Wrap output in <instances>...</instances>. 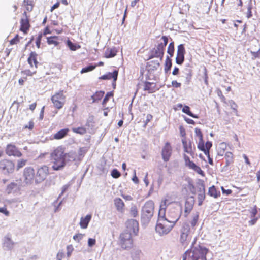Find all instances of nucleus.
<instances>
[{"mask_svg": "<svg viewBox=\"0 0 260 260\" xmlns=\"http://www.w3.org/2000/svg\"><path fill=\"white\" fill-rule=\"evenodd\" d=\"M76 155L74 152L64 153L61 147H58L50 154V159L53 164L52 168L54 171L62 170L66 164L76 160Z\"/></svg>", "mask_w": 260, "mask_h": 260, "instance_id": "obj_1", "label": "nucleus"}, {"mask_svg": "<svg viewBox=\"0 0 260 260\" xmlns=\"http://www.w3.org/2000/svg\"><path fill=\"white\" fill-rule=\"evenodd\" d=\"M166 200L162 202L160 206L158 213V219L155 227V230L160 235L167 234L174 227L179 220V216L176 215L173 218L169 219L165 217V211L166 207Z\"/></svg>", "mask_w": 260, "mask_h": 260, "instance_id": "obj_2", "label": "nucleus"}, {"mask_svg": "<svg viewBox=\"0 0 260 260\" xmlns=\"http://www.w3.org/2000/svg\"><path fill=\"white\" fill-rule=\"evenodd\" d=\"M127 230L122 232L120 235V244L124 249H130L133 246L131 231L136 235L139 231V224L138 221L131 219L128 221Z\"/></svg>", "mask_w": 260, "mask_h": 260, "instance_id": "obj_3", "label": "nucleus"}, {"mask_svg": "<svg viewBox=\"0 0 260 260\" xmlns=\"http://www.w3.org/2000/svg\"><path fill=\"white\" fill-rule=\"evenodd\" d=\"M195 242L194 240L190 249L185 252L188 260H207L206 255L209 251L208 249L200 244H195Z\"/></svg>", "mask_w": 260, "mask_h": 260, "instance_id": "obj_4", "label": "nucleus"}, {"mask_svg": "<svg viewBox=\"0 0 260 260\" xmlns=\"http://www.w3.org/2000/svg\"><path fill=\"white\" fill-rule=\"evenodd\" d=\"M154 204L152 200L147 201L142 208L141 220L144 223H148L153 215Z\"/></svg>", "mask_w": 260, "mask_h": 260, "instance_id": "obj_5", "label": "nucleus"}, {"mask_svg": "<svg viewBox=\"0 0 260 260\" xmlns=\"http://www.w3.org/2000/svg\"><path fill=\"white\" fill-rule=\"evenodd\" d=\"M161 39L163 40V42L159 43L156 48H154L151 50L150 56L148 59L156 57L159 58L160 61L162 60L165 47L168 43V38L167 36H163Z\"/></svg>", "mask_w": 260, "mask_h": 260, "instance_id": "obj_6", "label": "nucleus"}, {"mask_svg": "<svg viewBox=\"0 0 260 260\" xmlns=\"http://www.w3.org/2000/svg\"><path fill=\"white\" fill-rule=\"evenodd\" d=\"M193 232L190 229V225L187 223L183 224L180 230V242L183 246L188 244L191 238V234Z\"/></svg>", "mask_w": 260, "mask_h": 260, "instance_id": "obj_7", "label": "nucleus"}, {"mask_svg": "<svg viewBox=\"0 0 260 260\" xmlns=\"http://www.w3.org/2000/svg\"><path fill=\"white\" fill-rule=\"evenodd\" d=\"M15 164L12 161L4 159L0 161V171L2 173L8 175L13 173Z\"/></svg>", "mask_w": 260, "mask_h": 260, "instance_id": "obj_8", "label": "nucleus"}, {"mask_svg": "<svg viewBox=\"0 0 260 260\" xmlns=\"http://www.w3.org/2000/svg\"><path fill=\"white\" fill-rule=\"evenodd\" d=\"M65 96L63 94V90H61L53 95L51 98V101L54 106L57 109H60L64 104Z\"/></svg>", "mask_w": 260, "mask_h": 260, "instance_id": "obj_9", "label": "nucleus"}, {"mask_svg": "<svg viewBox=\"0 0 260 260\" xmlns=\"http://www.w3.org/2000/svg\"><path fill=\"white\" fill-rule=\"evenodd\" d=\"M48 174V167L43 166L38 169L36 173L35 181L37 183H40L45 179Z\"/></svg>", "mask_w": 260, "mask_h": 260, "instance_id": "obj_10", "label": "nucleus"}, {"mask_svg": "<svg viewBox=\"0 0 260 260\" xmlns=\"http://www.w3.org/2000/svg\"><path fill=\"white\" fill-rule=\"evenodd\" d=\"M182 74L183 75L181 77L183 78V81L184 83L186 85H189L191 80L193 74L191 67L190 66L189 64L186 65V68L184 69Z\"/></svg>", "mask_w": 260, "mask_h": 260, "instance_id": "obj_11", "label": "nucleus"}, {"mask_svg": "<svg viewBox=\"0 0 260 260\" xmlns=\"http://www.w3.org/2000/svg\"><path fill=\"white\" fill-rule=\"evenodd\" d=\"M23 176L24 177V182L26 184H30L34 180L35 177V171L30 167H26L23 171Z\"/></svg>", "mask_w": 260, "mask_h": 260, "instance_id": "obj_12", "label": "nucleus"}, {"mask_svg": "<svg viewBox=\"0 0 260 260\" xmlns=\"http://www.w3.org/2000/svg\"><path fill=\"white\" fill-rule=\"evenodd\" d=\"M185 49L183 44H180L177 47V56L175 59L177 64L181 65L184 61Z\"/></svg>", "mask_w": 260, "mask_h": 260, "instance_id": "obj_13", "label": "nucleus"}, {"mask_svg": "<svg viewBox=\"0 0 260 260\" xmlns=\"http://www.w3.org/2000/svg\"><path fill=\"white\" fill-rule=\"evenodd\" d=\"M6 153L8 156H13L19 157L21 156L22 153L14 145L9 144L7 145L5 150Z\"/></svg>", "mask_w": 260, "mask_h": 260, "instance_id": "obj_14", "label": "nucleus"}, {"mask_svg": "<svg viewBox=\"0 0 260 260\" xmlns=\"http://www.w3.org/2000/svg\"><path fill=\"white\" fill-rule=\"evenodd\" d=\"M172 152V149L170 143L166 142L161 151V155L164 161L167 162L169 160Z\"/></svg>", "mask_w": 260, "mask_h": 260, "instance_id": "obj_15", "label": "nucleus"}, {"mask_svg": "<svg viewBox=\"0 0 260 260\" xmlns=\"http://www.w3.org/2000/svg\"><path fill=\"white\" fill-rule=\"evenodd\" d=\"M23 17L20 21V30L24 33H26L30 27L28 17L26 12L23 13Z\"/></svg>", "mask_w": 260, "mask_h": 260, "instance_id": "obj_16", "label": "nucleus"}, {"mask_svg": "<svg viewBox=\"0 0 260 260\" xmlns=\"http://www.w3.org/2000/svg\"><path fill=\"white\" fill-rule=\"evenodd\" d=\"M15 243L12 240L9 235L4 237L3 242V247L5 250H11L15 245Z\"/></svg>", "mask_w": 260, "mask_h": 260, "instance_id": "obj_17", "label": "nucleus"}, {"mask_svg": "<svg viewBox=\"0 0 260 260\" xmlns=\"http://www.w3.org/2000/svg\"><path fill=\"white\" fill-rule=\"evenodd\" d=\"M118 74V71L115 70L112 73L109 72L105 75H103L100 77L99 79L100 80H109L113 79V81L115 82L117 79Z\"/></svg>", "mask_w": 260, "mask_h": 260, "instance_id": "obj_18", "label": "nucleus"}, {"mask_svg": "<svg viewBox=\"0 0 260 260\" xmlns=\"http://www.w3.org/2000/svg\"><path fill=\"white\" fill-rule=\"evenodd\" d=\"M158 89L156 88V85L155 83L146 81L144 83V91H147L148 93H152L155 92Z\"/></svg>", "mask_w": 260, "mask_h": 260, "instance_id": "obj_19", "label": "nucleus"}, {"mask_svg": "<svg viewBox=\"0 0 260 260\" xmlns=\"http://www.w3.org/2000/svg\"><path fill=\"white\" fill-rule=\"evenodd\" d=\"M182 142L184 152L188 154H190L191 155H192L193 154V152L192 151L191 142L189 141L188 143H187L185 139H183L182 140Z\"/></svg>", "mask_w": 260, "mask_h": 260, "instance_id": "obj_20", "label": "nucleus"}, {"mask_svg": "<svg viewBox=\"0 0 260 260\" xmlns=\"http://www.w3.org/2000/svg\"><path fill=\"white\" fill-rule=\"evenodd\" d=\"M69 132L68 128L61 129L53 135V138L55 140L63 139L68 135Z\"/></svg>", "mask_w": 260, "mask_h": 260, "instance_id": "obj_21", "label": "nucleus"}, {"mask_svg": "<svg viewBox=\"0 0 260 260\" xmlns=\"http://www.w3.org/2000/svg\"><path fill=\"white\" fill-rule=\"evenodd\" d=\"M160 60H154L147 62V68L149 71L157 70L160 66Z\"/></svg>", "mask_w": 260, "mask_h": 260, "instance_id": "obj_22", "label": "nucleus"}, {"mask_svg": "<svg viewBox=\"0 0 260 260\" xmlns=\"http://www.w3.org/2000/svg\"><path fill=\"white\" fill-rule=\"evenodd\" d=\"M91 215H87L85 217H81L80 222V225L82 229H86L91 220Z\"/></svg>", "mask_w": 260, "mask_h": 260, "instance_id": "obj_23", "label": "nucleus"}, {"mask_svg": "<svg viewBox=\"0 0 260 260\" xmlns=\"http://www.w3.org/2000/svg\"><path fill=\"white\" fill-rule=\"evenodd\" d=\"M143 253L140 249L134 248L131 252V257L133 260H140Z\"/></svg>", "mask_w": 260, "mask_h": 260, "instance_id": "obj_24", "label": "nucleus"}, {"mask_svg": "<svg viewBox=\"0 0 260 260\" xmlns=\"http://www.w3.org/2000/svg\"><path fill=\"white\" fill-rule=\"evenodd\" d=\"M194 201L193 200L191 201H186L185 203V210L184 212L185 214L184 216L186 217L188 214L190 212V211L192 210L193 206Z\"/></svg>", "mask_w": 260, "mask_h": 260, "instance_id": "obj_25", "label": "nucleus"}, {"mask_svg": "<svg viewBox=\"0 0 260 260\" xmlns=\"http://www.w3.org/2000/svg\"><path fill=\"white\" fill-rule=\"evenodd\" d=\"M37 54L35 52H31L28 58L27 61L30 66L32 67V62L34 63L35 67L37 68V64L39 62L37 60Z\"/></svg>", "mask_w": 260, "mask_h": 260, "instance_id": "obj_26", "label": "nucleus"}, {"mask_svg": "<svg viewBox=\"0 0 260 260\" xmlns=\"http://www.w3.org/2000/svg\"><path fill=\"white\" fill-rule=\"evenodd\" d=\"M208 194L214 198H217L220 195L219 191H217L215 186L213 185L209 188Z\"/></svg>", "mask_w": 260, "mask_h": 260, "instance_id": "obj_27", "label": "nucleus"}, {"mask_svg": "<svg viewBox=\"0 0 260 260\" xmlns=\"http://www.w3.org/2000/svg\"><path fill=\"white\" fill-rule=\"evenodd\" d=\"M115 206L118 211H122L124 206L123 201L120 198H115L114 200Z\"/></svg>", "mask_w": 260, "mask_h": 260, "instance_id": "obj_28", "label": "nucleus"}, {"mask_svg": "<svg viewBox=\"0 0 260 260\" xmlns=\"http://www.w3.org/2000/svg\"><path fill=\"white\" fill-rule=\"evenodd\" d=\"M205 198V188L204 185H203V189L200 188V193H199L198 195V205L201 206L202 205L203 201Z\"/></svg>", "mask_w": 260, "mask_h": 260, "instance_id": "obj_29", "label": "nucleus"}, {"mask_svg": "<svg viewBox=\"0 0 260 260\" xmlns=\"http://www.w3.org/2000/svg\"><path fill=\"white\" fill-rule=\"evenodd\" d=\"M199 214L198 212H196L195 214H193L192 216V219L190 221V224L191 226L190 228L191 230H192V232H194V227L196 226L198 219H199Z\"/></svg>", "mask_w": 260, "mask_h": 260, "instance_id": "obj_30", "label": "nucleus"}, {"mask_svg": "<svg viewBox=\"0 0 260 260\" xmlns=\"http://www.w3.org/2000/svg\"><path fill=\"white\" fill-rule=\"evenodd\" d=\"M104 94V92L102 91H97L94 94L91 96L92 99V103L100 100Z\"/></svg>", "mask_w": 260, "mask_h": 260, "instance_id": "obj_31", "label": "nucleus"}, {"mask_svg": "<svg viewBox=\"0 0 260 260\" xmlns=\"http://www.w3.org/2000/svg\"><path fill=\"white\" fill-rule=\"evenodd\" d=\"M233 155L231 152H227L225 154V158L226 159V165L225 167H228L233 161Z\"/></svg>", "mask_w": 260, "mask_h": 260, "instance_id": "obj_32", "label": "nucleus"}, {"mask_svg": "<svg viewBox=\"0 0 260 260\" xmlns=\"http://www.w3.org/2000/svg\"><path fill=\"white\" fill-rule=\"evenodd\" d=\"M182 111L183 113H186L187 115L190 116V117H191L192 118H198V115L194 114L190 111V108L188 106L185 105L183 107Z\"/></svg>", "mask_w": 260, "mask_h": 260, "instance_id": "obj_33", "label": "nucleus"}, {"mask_svg": "<svg viewBox=\"0 0 260 260\" xmlns=\"http://www.w3.org/2000/svg\"><path fill=\"white\" fill-rule=\"evenodd\" d=\"M172 65V60L169 56H167L165 64V72L167 73L171 68Z\"/></svg>", "mask_w": 260, "mask_h": 260, "instance_id": "obj_34", "label": "nucleus"}, {"mask_svg": "<svg viewBox=\"0 0 260 260\" xmlns=\"http://www.w3.org/2000/svg\"><path fill=\"white\" fill-rule=\"evenodd\" d=\"M116 50L113 49H107L105 52V57L112 58L116 55Z\"/></svg>", "mask_w": 260, "mask_h": 260, "instance_id": "obj_35", "label": "nucleus"}, {"mask_svg": "<svg viewBox=\"0 0 260 260\" xmlns=\"http://www.w3.org/2000/svg\"><path fill=\"white\" fill-rule=\"evenodd\" d=\"M72 131L75 133L80 135H84L86 133V129L84 127H73Z\"/></svg>", "mask_w": 260, "mask_h": 260, "instance_id": "obj_36", "label": "nucleus"}, {"mask_svg": "<svg viewBox=\"0 0 260 260\" xmlns=\"http://www.w3.org/2000/svg\"><path fill=\"white\" fill-rule=\"evenodd\" d=\"M57 37L56 36H52L47 38V43L48 44H54L55 46H57L58 44V42L56 41L57 39Z\"/></svg>", "mask_w": 260, "mask_h": 260, "instance_id": "obj_37", "label": "nucleus"}, {"mask_svg": "<svg viewBox=\"0 0 260 260\" xmlns=\"http://www.w3.org/2000/svg\"><path fill=\"white\" fill-rule=\"evenodd\" d=\"M67 44L69 48L73 51L76 50L78 48H80L79 45L77 46L76 44L72 42L70 40H68L67 42Z\"/></svg>", "mask_w": 260, "mask_h": 260, "instance_id": "obj_38", "label": "nucleus"}, {"mask_svg": "<svg viewBox=\"0 0 260 260\" xmlns=\"http://www.w3.org/2000/svg\"><path fill=\"white\" fill-rule=\"evenodd\" d=\"M174 52V44L173 42H171L168 46L167 49V53L170 55V57H172Z\"/></svg>", "mask_w": 260, "mask_h": 260, "instance_id": "obj_39", "label": "nucleus"}, {"mask_svg": "<svg viewBox=\"0 0 260 260\" xmlns=\"http://www.w3.org/2000/svg\"><path fill=\"white\" fill-rule=\"evenodd\" d=\"M96 67V66L90 64L85 68H83L81 71V73H85L93 70Z\"/></svg>", "mask_w": 260, "mask_h": 260, "instance_id": "obj_40", "label": "nucleus"}, {"mask_svg": "<svg viewBox=\"0 0 260 260\" xmlns=\"http://www.w3.org/2000/svg\"><path fill=\"white\" fill-rule=\"evenodd\" d=\"M18 187L17 184L15 182H11L7 186V190L10 193L12 190L16 189Z\"/></svg>", "mask_w": 260, "mask_h": 260, "instance_id": "obj_41", "label": "nucleus"}, {"mask_svg": "<svg viewBox=\"0 0 260 260\" xmlns=\"http://www.w3.org/2000/svg\"><path fill=\"white\" fill-rule=\"evenodd\" d=\"M113 95V94L112 92H108L106 94L105 98L103 99V101L102 102V104L103 105H105L107 102L109 101V98Z\"/></svg>", "mask_w": 260, "mask_h": 260, "instance_id": "obj_42", "label": "nucleus"}, {"mask_svg": "<svg viewBox=\"0 0 260 260\" xmlns=\"http://www.w3.org/2000/svg\"><path fill=\"white\" fill-rule=\"evenodd\" d=\"M111 176L114 178H118L120 176V173L116 169H114L111 171Z\"/></svg>", "mask_w": 260, "mask_h": 260, "instance_id": "obj_43", "label": "nucleus"}, {"mask_svg": "<svg viewBox=\"0 0 260 260\" xmlns=\"http://www.w3.org/2000/svg\"><path fill=\"white\" fill-rule=\"evenodd\" d=\"M26 160L24 159L18 160L17 165V170H18L25 165Z\"/></svg>", "mask_w": 260, "mask_h": 260, "instance_id": "obj_44", "label": "nucleus"}, {"mask_svg": "<svg viewBox=\"0 0 260 260\" xmlns=\"http://www.w3.org/2000/svg\"><path fill=\"white\" fill-rule=\"evenodd\" d=\"M192 170H194L199 174L202 175V176H204V171L201 169V168L199 166L196 165L193 168Z\"/></svg>", "mask_w": 260, "mask_h": 260, "instance_id": "obj_45", "label": "nucleus"}, {"mask_svg": "<svg viewBox=\"0 0 260 260\" xmlns=\"http://www.w3.org/2000/svg\"><path fill=\"white\" fill-rule=\"evenodd\" d=\"M192 170H194L199 174L202 175V176H204V171L201 169V168L199 166L196 165L193 168Z\"/></svg>", "mask_w": 260, "mask_h": 260, "instance_id": "obj_46", "label": "nucleus"}, {"mask_svg": "<svg viewBox=\"0 0 260 260\" xmlns=\"http://www.w3.org/2000/svg\"><path fill=\"white\" fill-rule=\"evenodd\" d=\"M84 236V234L79 233L73 236V239L75 241L79 242L80 241L83 239Z\"/></svg>", "mask_w": 260, "mask_h": 260, "instance_id": "obj_47", "label": "nucleus"}, {"mask_svg": "<svg viewBox=\"0 0 260 260\" xmlns=\"http://www.w3.org/2000/svg\"><path fill=\"white\" fill-rule=\"evenodd\" d=\"M73 250L74 247L72 245H69L67 246V255L68 257H70Z\"/></svg>", "mask_w": 260, "mask_h": 260, "instance_id": "obj_48", "label": "nucleus"}, {"mask_svg": "<svg viewBox=\"0 0 260 260\" xmlns=\"http://www.w3.org/2000/svg\"><path fill=\"white\" fill-rule=\"evenodd\" d=\"M87 151V149L86 147H82L80 148L78 151V154L80 156L83 157Z\"/></svg>", "mask_w": 260, "mask_h": 260, "instance_id": "obj_49", "label": "nucleus"}, {"mask_svg": "<svg viewBox=\"0 0 260 260\" xmlns=\"http://www.w3.org/2000/svg\"><path fill=\"white\" fill-rule=\"evenodd\" d=\"M198 148L201 151L204 150L205 145L203 141V139L199 140V142L198 144Z\"/></svg>", "mask_w": 260, "mask_h": 260, "instance_id": "obj_50", "label": "nucleus"}, {"mask_svg": "<svg viewBox=\"0 0 260 260\" xmlns=\"http://www.w3.org/2000/svg\"><path fill=\"white\" fill-rule=\"evenodd\" d=\"M131 214L133 217H136L138 214V211L136 206L132 207L131 208Z\"/></svg>", "mask_w": 260, "mask_h": 260, "instance_id": "obj_51", "label": "nucleus"}, {"mask_svg": "<svg viewBox=\"0 0 260 260\" xmlns=\"http://www.w3.org/2000/svg\"><path fill=\"white\" fill-rule=\"evenodd\" d=\"M195 133L197 136L199 137V140L203 139V135L200 129L198 128H195Z\"/></svg>", "mask_w": 260, "mask_h": 260, "instance_id": "obj_52", "label": "nucleus"}, {"mask_svg": "<svg viewBox=\"0 0 260 260\" xmlns=\"http://www.w3.org/2000/svg\"><path fill=\"white\" fill-rule=\"evenodd\" d=\"M19 36L18 35H17L13 39H12L10 41V44L11 45L16 44L19 42Z\"/></svg>", "mask_w": 260, "mask_h": 260, "instance_id": "obj_53", "label": "nucleus"}, {"mask_svg": "<svg viewBox=\"0 0 260 260\" xmlns=\"http://www.w3.org/2000/svg\"><path fill=\"white\" fill-rule=\"evenodd\" d=\"M64 256V252L62 250H59L56 255L57 260H61Z\"/></svg>", "mask_w": 260, "mask_h": 260, "instance_id": "obj_54", "label": "nucleus"}, {"mask_svg": "<svg viewBox=\"0 0 260 260\" xmlns=\"http://www.w3.org/2000/svg\"><path fill=\"white\" fill-rule=\"evenodd\" d=\"M96 240L95 239L89 238L88 240V245L89 247H92L95 244Z\"/></svg>", "mask_w": 260, "mask_h": 260, "instance_id": "obj_55", "label": "nucleus"}, {"mask_svg": "<svg viewBox=\"0 0 260 260\" xmlns=\"http://www.w3.org/2000/svg\"><path fill=\"white\" fill-rule=\"evenodd\" d=\"M70 186V185L69 184H66L64 185H63L62 187V189H61V193H60L59 196V198H60L62 195H63V194L64 193V192L65 191H66V190L68 189V188Z\"/></svg>", "mask_w": 260, "mask_h": 260, "instance_id": "obj_56", "label": "nucleus"}, {"mask_svg": "<svg viewBox=\"0 0 260 260\" xmlns=\"http://www.w3.org/2000/svg\"><path fill=\"white\" fill-rule=\"evenodd\" d=\"M42 37V34H40L38 36V38L37 39V40L36 41V46H37V47L38 48L40 47V44H41V41Z\"/></svg>", "mask_w": 260, "mask_h": 260, "instance_id": "obj_57", "label": "nucleus"}, {"mask_svg": "<svg viewBox=\"0 0 260 260\" xmlns=\"http://www.w3.org/2000/svg\"><path fill=\"white\" fill-rule=\"evenodd\" d=\"M204 82L206 85H208V75H207V69L205 68L204 69Z\"/></svg>", "mask_w": 260, "mask_h": 260, "instance_id": "obj_58", "label": "nucleus"}, {"mask_svg": "<svg viewBox=\"0 0 260 260\" xmlns=\"http://www.w3.org/2000/svg\"><path fill=\"white\" fill-rule=\"evenodd\" d=\"M0 213L4 214L7 216H8L10 214L9 212L5 207L0 208Z\"/></svg>", "mask_w": 260, "mask_h": 260, "instance_id": "obj_59", "label": "nucleus"}, {"mask_svg": "<svg viewBox=\"0 0 260 260\" xmlns=\"http://www.w3.org/2000/svg\"><path fill=\"white\" fill-rule=\"evenodd\" d=\"M172 85L174 87L179 88L181 87V84L180 83L178 82L177 81L173 80L172 81Z\"/></svg>", "mask_w": 260, "mask_h": 260, "instance_id": "obj_60", "label": "nucleus"}, {"mask_svg": "<svg viewBox=\"0 0 260 260\" xmlns=\"http://www.w3.org/2000/svg\"><path fill=\"white\" fill-rule=\"evenodd\" d=\"M250 213H251V217L252 218H254L257 213L256 206H255L253 208H252L251 209Z\"/></svg>", "mask_w": 260, "mask_h": 260, "instance_id": "obj_61", "label": "nucleus"}, {"mask_svg": "<svg viewBox=\"0 0 260 260\" xmlns=\"http://www.w3.org/2000/svg\"><path fill=\"white\" fill-rule=\"evenodd\" d=\"M217 93L218 96L220 98L221 101L223 102H224L225 100V98L222 94V91L220 90H218Z\"/></svg>", "mask_w": 260, "mask_h": 260, "instance_id": "obj_62", "label": "nucleus"}, {"mask_svg": "<svg viewBox=\"0 0 260 260\" xmlns=\"http://www.w3.org/2000/svg\"><path fill=\"white\" fill-rule=\"evenodd\" d=\"M34 126V123L32 121H30L28 123V125H26L24 126L25 128H28L29 129H32Z\"/></svg>", "mask_w": 260, "mask_h": 260, "instance_id": "obj_63", "label": "nucleus"}, {"mask_svg": "<svg viewBox=\"0 0 260 260\" xmlns=\"http://www.w3.org/2000/svg\"><path fill=\"white\" fill-rule=\"evenodd\" d=\"M212 146V142L210 141H207L205 145V149L210 150Z\"/></svg>", "mask_w": 260, "mask_h": 260, "instance_id": "obj_64", "label": "nucleus"}]
</instances>
